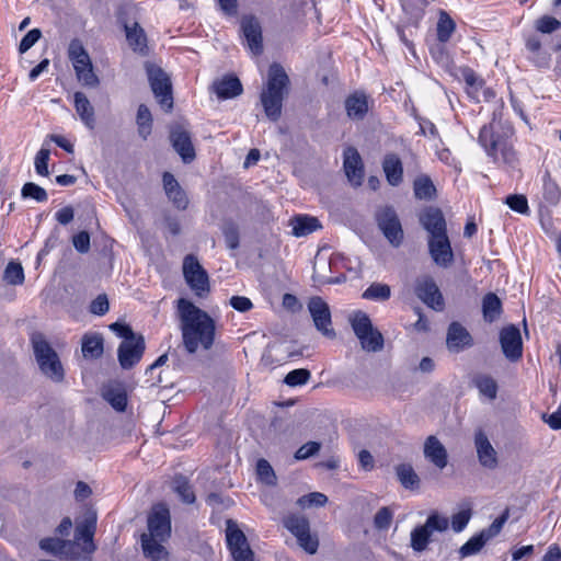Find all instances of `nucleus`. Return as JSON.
<instances>
[{"mask_svg": "<svg viewBox=\"0 0 561 561\" xmlns=\"http://www.w3.org/2000/svg\"><path fill=\"white\" fill-rule=\"evenodd\" d=\"M178 316L185 350L190 354L196 353L199 347L210 350L216 334L214 319L185 298L178 300Z\"/></svg>", "mask_w": 561, "mask_h": 561, "instance_id": "obj_1", "label": "nucleus"}, {"mask_svg": "<svg viewBox=\"0 0 561 561\" xmlns=\"http://www.w3.org/2000/svg\"><path fill=\"white\" fill-rule=\"evenodd\" d=\"M512 135L511 127H504L500 122L493 121L481 127L478 140L493 162L514 167L517 154L511 141Z\"/></svg>", "mask_w": 561, "mask_h": 561, "instance_id": "obj_2", "label": "nucleus"}, {"mask_svg": "<svg viewBox=\"0 0 561 561\" xmlns=\"http://www.w3.org/2000/svg\"><path fill=\"white\" fill-rule=\"evenodd\" d=\"M289 78L284 68L272 64L267 73L266 88L261 93V103L268 119L276 122L282 115L283 101L287 94Z\"/></svg>", "mask_w": 561, "mask_h": 561, "instance_id": "obj_3", "label": "nucleus"}, {"mask_svg": "<svg viewBox=\"0 0 561 561\" xmlns=\"http://www.w3.org/2000/svg\"><path fill=\"white\" fill-rule=\"evenodd\" d=\"M32 344L41 371L53 381L60 382L65 373L57 353L39 333L32 336Z\"/></svg>", "mask_w": 561, "mask_h": 561, "instance_id": "obj_4", "label": "nucleus"}, {"mask_svg": "<svg viewBox=\"0 0 561 561\" xmlns=\"http://www.w3.org/2000/svg\"><path fill=\"white\" fill-rule=\"evenodd\" d=\"M183 276L190 288L198 297L209 293V277L194 254H187L183 260Z\"/></svg>", "mask_w": 561, "mask_h": 561, "instance_id": "obj_5", "label": "nucleus"}, {"mask_svg": "<svg viewBox=\"0 0 561 561\" xmlns=\"http://www.w3.org/2000/svg\"><path fill=\"white\" fill-rule=\"evenodd\" d=\"M146 69L151 90L159 104L164 111H171L173 107V96L169 76L154 65H147Z\"/></svg>", "mask_w": 561, "mask_h": 561, "instance_id": "obj_6", "label": "nucleus"}, {"mask_svg": "<svg viewBox=\"0 0 561 561\" xmlns=\"http://www.w3.org/2000/svg\"><path fill=\"white\" fill-rule=\"evenodd\" d=\"M226 539L233 561L254 560V553L250 548L245 535L232 519L227 520Z\"/></svg>", "mask_w": 561, "mask_h": 561, "instance_id": "obj_7", "label": "nucleus"}, {"mask_svg": "<svg viewBox=\"0 0 561 561\" xmlns=\"http://www.w3.org/2000/svg\"><path fill=\"white\" fill-rule=\"evenodd\" d=\"M98 515L93 510H88L81 520L77 522L75 529L76 547L81 545L82 552L91 554L96 550V546L93 541V537L96 530Z\"/></svg>", "mask_w": 561, "mask_h": 561, "instance_id": "obj_8", "label": "nucleus"}, {"mask_svg": "<svg viewBox=\"0 0 561 561\" xmlns=\"http://www.w3.org/2000/svg\"><path fill=\"white\" fill-rule=\"evenodd\" d=\"M378 227L388 241L398 247L403 240V230L396 210L392 207H383L376 215Z\"/></svg>", "mask_w": 561, "mask_h": 561, "instance_id": "obj_9", "label": "nucleus"}, {"mask_svg": "<svg viewBox=\"0 0 561 561\" xmlns=\"http://www.w3.org/2000/svg\"><path fill=\"white\" fill-rule=\"evenodd\" d=\"M415 295L427 307L435 311H442L445 307L443 295L431 276H422L415 280Z\"/></svg>", "mask_w": 561, "mask_h": 561, "instance_id": "obj_10", "label": "nucleus"}, {"mask_svg": "<svg viewBox=\"0 0 561 561\" xmlns=\"http://www.w3.org/2000/svg\"><path fill=\"white\" fill-rule=\"evenodd\" d=\"M147 536L158 539H168L171 534L170 512L165 504H157L153 506L148 516Z\"/></svg>", "mask_w": 561, "mask_h": 561, "instance_id": "obj_11", "label": "nucleus"}, {"mask_svg": "<svg viewBox=\"0 0 561 561\" xmlns=\"http://www.w3.org/2000/svg\"><path fill=\"white\" fill-rule=\"evenodd\" d=\"M308 309L316 328L327 337H334L335 332L331 328V312L329 305L321 297H312L308 302Z\"/></svg>", "mask_w": 561, "mask_h": 561, "instance_id": "obj_12", "label": "nucleus"}, {"mask_svg": "<svg viewBox=\"0 0 561 561\" xmlns=\"http://www.w3.org/2000/svg\"><path fill=\"white\" fill-rule=\"evenodd\" d=\"M145 340L141 335L123 341L118 346V362L123 369H130L142 357Z\"/></svg>", "mask_w": 561, "mask_h": 561, "instance_id": "obj_13", "label": "nucleus"}, {"mask_svg": "<svg viewBox=\"0 0 561 561\" xmlns=\"http://www.w3.org/2000/svg\"><path fill=\"white\" fill-rule=\"evenodd\" d=\"M500 343L505 357L512 362L518 360L523 355V342L519 329L507 325L500 332Z\"/></svg>", "mask_w": 561, "mask_h": 561, "instance_id": "obj_14", "label": "nucleus"}, {"mask_svg": "<svg viewBox=\"0 0 561 561\" xmlns=\"http://www.w3.org/2000/svg\"><path fill=\"white\" fill-rule=\"evenodd\" d=\"M428 250L435 264L440 267H448L454 261V253L447 234L430 237Z\"/></svg>", "mask_w": 561, "mask_h": 561, "instance_id": "obj_15", "label": "nucleus"}, {"mask_svg": "<svg viewBox=\"0 0 561 561\" xmlns=\"http://www.w3.org/2000/svg\"><path fill=\"white\" fill-rule=\"evenodd\" d=\"M474 446L480 465L490 470L495 469L499 465L497 453L481 430L474 434Z\"/></svg>", "mask_w": 561, "mask_h": 561, "instance_id": "obj_16", "label": "nucleus"}, {"mask_svg": "<svg viewBox=\"0 0 561 561\" xmlns=\"http://www.w3.org/2000/svg\"><path fill=\"white\" fill-rule=\"evenodd\" d=\"M241 30L249 49L252 54L260 55L263 50V44L262 27L259 20L253 15L243 16L241 20Z\"/></svg>", "mask_w": 561, "mask_h": 561, "instance_id": "obj_17", "label": "nucleus"}, {"mask_svg": "<svg viewBox=\"0 0 561 561\" xmlns=\"http://www.w3.org/2000/svg\"><path fill=\"white\" fill-rule=\"evenodd\" d=\"M473 344L469 331L459 322H451L447 330L446 345L450 352H460Z\"/></svg>", "mask_w": 561, "mask_h": 561, "instance_id": "obj_18", "label": "nucleus"}, {"mask_svg": "<svg viewBox=\"0 0 561 561\" xmlns=\"http://www.w3.org/2000/svg\"><path fill=\"white\" fill-rule=\"evenodd\" d=\"M344 170L350 182L358 186L362 184L364 179V165L358 151L348 147L344 150Z\"/></svg>", "mask_w": 561, "mask_h": 561, "instance_id": "obj_19", "label": "nucleus"}, {"mask_svg": "<svg viewBox=\"0 0 561 561\" xmlns=\"http://www.w3.org/2000/svg\"><path fill=\"white\" fill-rule=\"evenodd\" d=\"M423 453L424 457L440 470L448 463L447 450L434 435H431L425 439Z\"/></svg>", "mask_w": 561, "mask_h": 561, "instance_id": "obj_20", "label": "nucleus"}, {"mask_svg": "<svg viewBox=\"0 0 561 561\" xmlns=\"http://www.w3.org/2000/svg\"><path fill=\"white\" fill-rule=\"evenodd\" d=\"M420 221L423 228L430 233V237L447 234L446 221L440 209L428 207L425 209Z\"/></svg>", "mask_w": 561, "mask_h": 561, "instance_id": "obj_21", "label": "nucleus"}, {"mask_svg": "<svg viewBox=\"0 0 561 561\" xmlns=\"http://www.w3.org/2000/svg\"><path fill=\"white\" fill-rule=\"evenodd\" d=\"M39 547L54 556L66 557L72 561L77 560V556L72 552L76 548V541L48 537L39 541Z\"/></svg>", "mask_w": 561, "mask_h": 561, "instance_id": "obj_22", "label": "nucleus"}, {"mask_svg": "<svg viewBox=\"0 0 561 561\" xmlns=\"http://www.w3.org/2000/svg\"><path fill=\"white\" fill-rule=\"evenodd\" d=\"M170 139L174 150L181 156L185 163H188L195 158V150L187 131L176 128L171 131Z\"/></svg>", "mask_w": 561, "mask_h": 561, "instance_id": "obj_23", "label": "nucleus"}, {"mask_svg": "<svg viewBox=\"0 0 561 561\" xmlns=\"http://www.w3.org/2000/svg\"><path fill=\"white\" fill-rule=\"evenodd\" d=\"M382 170L388 183L391 186H398L403 180L402 161L396 153H388L382 161Z\"/></svg>", "mask_w": 561, "mask_h": 561, "instance_id": "obj_24", "label": "nucleus"}, {"mask_svg": "<svg viewBox=\"0 0 561 561\" xmlns=\"http://www.w3.org/2000/svg\"><path fill=\"white\" fill-rule=\"evenodd\" d=\"M346 114L351 119L359 121L368 112V99L363 92H354L345 100Z\"/></svg>", "mask_w": 561, "mask_h": 561, "instance_id": "obj_25", "label": "nucleus"}, {"mask_svg": "<svg viewBox=\"0 0 561 561\" xmlns=\"http://www.w3.org/2000/svg\"><path fill=\"white\" fill-rule=\"evenodd\" d=\"M213 89L219 99H232L242 93V84L234 76H226L214 82Z\"/></svg>", "mask_w": 561, "mask_h": 561, "instance_id": "obj_26", "label": "nucleus"}, {"mask_svg": "<svg viewBox=\"0 0 561 561\" xmlns=\"http://www.w3.org/2000/svg\"><path fill=\"white\" fill-rule=\"evenodd\" d=\"M102 397L116 411L124 412L127 407V394L122 385L107 383L102 388Z\"/></svg>", "mask_w": 561, "mask_h": 561, "instance_id": "obj_27", "label": "nucleus"}, {"mask_svg": "<svg viewBox=\"0 0 561 561\" xmlns=\"http://www.w3.org/2000/svg\"><path fill=\"white\" fill-rule=\"evenodd\" d=\"M73 103L76 112L78 113L82 123L89 128L93 129L95 126L94 108L89 99L83 92H76L73 94Z\"/></svg>", "mask_w": 561, "mask_h": 561, "instance_id": "obj_28", "label": "nucleus"}, {"mask_svg": "<svg viewBox=\"0 0 561 561\" xmlns=\"http://www.w3.org/2000/svg\"><path fill=\"white\" fill-rule=\"evenodd\" d=\"M68 57L71 60L76 72L93 66L87 49L77 38L72 39L69 44Z\"/></svg>", "mask_w": 561, "mask_h": 561, "instance_id": "obj_29", "label": "nucleus"}, {"mask_svg": "<svg viewBox=\"0 0 561 561\" xmlns=\"http://www.w3.org/2000/svg\"><path fill=\"white\" fill-rule=\"evenodd\" d=\"M125 33L128 45L134 51L142 55L147 54V36L144 28L137 23L133 25L125 24Z\"/></svg>", "mask_w": 561, "mask_h": 561, "instance_id": "obj_30", "label": "nucleus"}, {"mask_svg": "<svg viewBox=\"0 0 561 561\" xmlns=\"http://www.w3.org/2000/svg\"><path fill=\"white\" fill-rule=\"evenodd\" d=\"M167 539H158L156 537L147 536V534H142L141 547L146 558L152 561H160L164 559L168 552L165 548L161 545V542Z\"/></svg>", "mask_w": 561, "mask_h": 561, "instance_id": "obj_31", "label": "nucleus"}, {"mask_svg": "<svg viewBox=\"0 0 561 561\" xmlns=\"http://www.w3.org/2000/svg\"><path fill=\"white\" fill-rule=\"evenodd\" d=\"M293 234L305 237L321 228V224L316 217L299 215L291 219Z\"/></svg>", "mask_w": 561, "mask_h": 561, "instance_id": "obj_32", "label": "nucleus"}, {"mask_svg": "<svg viewBox=\"0 0 561 561\" xmlns=\"http://www.w3.org/2000/svg\"><path fill=\"white\" fill-rule=\"evenodd\" d=\"M81 351L85 358H99L103 354V337L101 334H84L81 342Z\"/></svg>", "mask_w": 561, "mask_h": 561, "instance_id": "obj_33", "label": "nucleus"}, {"mask_svg": "<svg viewBox=\"0 0 561 561\" xmlns=\"http://www.w3.org/2000/svg\"><path fill=\"white\" fill-rule=\"evenodd\" d=\"M482 312L484 320L490 323L500 318L502 312V302L495 294L489 293L483 297Z\"/></svg>", "mask_w": 561, "mask_h": 561, "instance_id": "obj_34", "label": "nucleus"}, {"mask_svg": "<svg viewBox=\"0 0 561 561\" xmlns=\"http://www.w3.org/2000/svg\"><path fill=\"white\" fill-rule=\"evenodd\" d=\"M472 383L478 388L480 394L489 400H494L497 394V383L493 377L486 374H478L472 378Z\"/></svg>", "mask_w": 561, "mask_h": 561, "instance_id": "obj_35", "label": "nucleus"}, {"mask_svg": "<svg viewBox=\"0 0 561 561\" xmlns=\"http://www.w3.org/2000/svg\"><path fill=\"white\" fill-rule=\"evenodd\" d=\"M455 30V21L447 12L442 11L436 25L437 39L440 43H447L454 34Z\"/></svg>", "mask_w": 561, "mask_h": 561, "instance_id": "obj_36", "label": "nucleus"}, {"mask_svg": "<svg viewBox=\"0 0 561 561\" xmlns=\"http://www.w3.org/2000/svg\"><path fill=\"white\" fill-rule=\"evenodd\" d=\"M351 324L357 339H364L365 334H371V332L377 331V329L373 327L369 317L362 311H358L353 316Z\"/></svg>", "mask_w": 561, "mask_h": 561, "instance_id": "obj_37", "label": "nucleus"}, {"mask_svg": "<svg viewBox=\"0 0 561 561\" xmlns=\"http://www.w3.org/2000/svg\"><path fill=\"white\" fill-rule=\"evenodd\" d=\"M397 477L400 481V483L405 488L410 490H415L420 485V478L415 473L414 469L411 465L402 463L399 465L396 469Z\"/></svg>", "mask_w": 561, "mask_h": 561, "instance_id": "obj_38", "label": "nucleus"}, {"mask_svg": "<svg viewBox=\"0 0 561 561\" xmlns=\"http://www.w3.org/2000/svg\"><path fill=\"white\" fill-rule=\"evenodd\" d=\"M413 188L417 199H432L436 193V188L427 175L416 178L413 183Z\"/></svg>", "mask_w": 561, "mask_h": 561, "instance_id": "obj_39", "label": "nucleus"}, {"mask_svg": "<svg viewBox=\"0 0 561 561\" xmlns=\"http://www.w3.org/2000/svg\"><path fill=\"white\" fill-rule=\"evenodd\" d=\"M284 526L296 537L300 538L310 529L309 522L301 515H289L284 519Z\"/></svg>", "mask_w": 561, "mask_h": 561, "instance_id": "obj_40", "label": "nucleus"}, {"mask_svg": "<svg viewBox=\"0 0 561 561\" xmlns=\"http://www.w3.org/2000/svg\"><path fill=\"white\" fill-rule=\"evenodd\" d=\"M542 195L549 205H557L561 196L560 188L549 172H546L542 178Z\"/></svg>", "mask_w": 561, "mask_h": 561, "instance_id": "obj_41", "label": "nucleus"}, {"mask_svg": "<svg viewBox=\"0 0 561 561\" xmlns=\"http://www.w3.org/2000/svg\"><path fill=\"white\" fill-rule=\"evenodd\" d=\"M136 122L140 137L147 139L152 128V116L149 108L145 104L139 105Z\"/></svg>", "mask_w": 561, "mask_h": 561, "instance_id": "obj_42", "label": "nucleus"}, {"mask_svg": "<svg viewBox=\"0 0 561 561\" xmlns=\"http://www.w3.org/2000/svg\"><path fill=\"white\" fill-rule=\"evenodd\" d=\"M391 296V289L387 284L373 283L364 293L363 298L375 301H386Z\"/></svg>", "mask_w": 561, "mask_h": 561, "instance_id": "obj_43", "label": "nucleus"}, {"mask_svg": "<svg viewBox=\"0 0 561 561\" xmlns=\"http://www.w3.org/2000/svg\"><path fill=\"white\" fill-rule=\"evenodd\" d=\"M431 533L424 525L415 527L411 531V547L416 552H422L427 548Z\"/></svg>", "mask_w": 561, "mask_h": 561, "instance_id": "obj_44", "label": "nucleus"}, {"mask_svg": "<svg viewBox=\"0 0 561 561\" xmlns=\"http://www.w3.org/2000/svg\"><path fill=\"white\" fill-rule=\"evenodd\" d=\"M173 490L179 494L183 502L187 504L194 503L195 494L185 477L176 476L174 478Z\"/></svg>", "mask_w": 561, "mask_h": 561, "instance_id": "obj_45", "label": "nucleus"}, {"mask_svg": "<svg viewBox=\"0 0 561 561\" xmlns=\"http://www.w3.org/2000/svg\"><path fill=\"white\" fill-rule=\"evenodd\" d=\"M488 542L484 536L480 533L471 537L461 548L459 549V554L461 558H467L478 553L483 546Z\"/></svg>", "mask_w": 561, "mask_h": 561, "instance_id": "obj_46", "label": "nucleus"}, {"mask_svg": "<svg viewBox=\"0 0 561 561\" xmlns=\"http://www.w3.org/2000/svg\"><path fill=\"white\" fill-rule=\"evenodd\" d=\"M360 342V346L366 352H379L383 347V336L377 330L371 332V334H365L364 339H358Z\"/></svg>", "mask_w": 561, "mask_h": 561, "instance_id": "obj_47", "label": "nucleus"}, {"mask_svg": "<svg viewBox=\"0 0 561 561\" xmlns=\"http://www.w3.org/2000/svg\"><path fill=\"white\" fill-rule=\"evenodd\" d=\"M21 195L23 198H33L38 203H43L48 199L47 192L42 186L33 182H27L23 185Z\"/></svg>", "mask_w": 561, "mask_h": 561, "instance_id": "obj_48", "label": "nucleus"}, {"mask_svg": "<svg viewBox=\"0 0 561 561\" xmlns=\"http://www.w3.org/2000/svg\"><path fill=\"white\" fill-rule=\"evenodd\" d=\"M256 474L259 480L267 485H274L276 483L275 472L266 459H259L256 463Z\"/></svg>", "mask_w": 561, "mask_h": 561, "instance_id": "obj_49", "label": "nucleus"}, {"mask_svg": "<svg viewBox=\"0 0 561 561\" xmlns=\"http://www.w3.org/2000/svg\"><path fill=\"white\" fill-rule=\"evenodd\" d=\"M424 526L427 528L431 535L434 531L443 533L448 529L449 519L439 515L437 512H433L428 515Z\"/></svg>", "mask_w": 561, "mask_h": 561, "instance_id": "obj_50", "label": "nucleus"}, {"mask_svg": "<svg viewBox=\"0 0 561 561\" xmlns=\"http://www.w3.org/2000/svg\"><path fill=\"white\" fill-rule=\"evenodd\" d=\"M4 279L12 285H21L24 282V272L20 263L10 262L4 270Z\"/></svg>", "mask_w": 561, "mask_h": 561, "instance_id": "obj_51", "label": "nucleus"}, {"mask_svg": "<svg viewBox=\"0 0 561 561\" xmlns=\"http://www.w3.org/2000/svg\"><path fill=\"white\" fill-rule=\"evenodd\" d=\"M222 233L227 243V247L231 250H236L239 247V228L233 221H226L222 225Z\"/></svg>", "mask_w": 561, "mask_h": 561, "instance_id": "obj_52", "label": "nucleus"}, {"mask_svg": "<svg viewBox=\"0 0 561 561\" xmlns=\"http://www.w3.org/2000/svg\"><path fill=\"white\" fill-rule=\"evenodd\" d=\"M508 517L510 510L506 508L497 518L493 520V523L486 529H483L481 534L489 541L490 539H492L493 537L497 536L501 533Z\"/></svg>", "mask_w": 561, "mask_h": 561, "instance_id": "obj_53", "label": "nucleus"}, {"mask_svg": "<svg viewBox=\"0 0 561 561\" xmlns=\"http://www.w3.org/2000/svg\"><path fill=\"white\" fill-rule=\"evenodd\" d=\"M310 376H311V374L308 369L298 368V369H294V370L289 371L286 375L284 381L286 385H288L290 387L302 386L308 382V380L310 379Z\"/></svg>", "mask_w": 561, "mask_h": 561, "instance_id": "obj_54", "label": "nucleus"}, {"mask_svg": "<svg viewBox=\"0 0 561 561\" xmlns=\"http://www.w3.org/2000/svg\"><path fill=\"white\" fill-rule=\"evenodd\" d=\"M505 204L514 211L523 215L529 213L528 202L525 195L513 194L508 195L505 199Z\"/></svg>", "mask_w": 561, "mask_h": 561, "instance_id": "obj_55", "label": "nucleus"}, {"mask_svg": "<svg viewBox=\"0 0 561 561\" xmlns=\"http://www.w3.org/2000/svg\"><path fill=\"white\" fill-rule=\"evenodd\" d=\"M471 508L467 507L458 513L454 514L451 517V528L456 533L462 531L466 526L468 525L470 518H471Z\"/></svg>", "mask_w": 561, "mask_h": 561, "instance_id": "obj_56", "label": "nucleus"}, {"mask_svg": "<svg viewBox=\"0 0 561 561\" xmlns=\"http://www.w3.org/2000/svg\"><path fill=\"white\" fill-rule=\"evenodd\" d=\"M77 79L84 87L96 88L100 84L99 77L94 73L93 66L76 72Z\"/></svg>", "mask_w": 561, "mask_h": 561, "instance_id": "obj_57", "label": "nucleus"}, {"mask_svg": "<svg viewBox=\"0 0 561 561\" xmlns=\"http://www.w3.org/2000/svg\"><path fill=\"white\" fill-rule=\"evenodd\" d=\"M327 502V495L320 492H312L298 499V504L302 507L323 506Z\"/></svg>", "mask_w": 561, "mask_h": 561, "instance_id": "obj_58", "label": "nucleus"}, {"mask_svg": "<svg viewBox=\"0 0 561 561\" xmlns=\"http://www.w3.org/2000/svg\"><path fill=\"white\" fill-rule=\"evenodd\" d=\"M50 151L46 148H42L35 157V170L37 174L46 176L48 175V160Z\"/></svg>", "mask_w": 561, "mask_h": 561, "instance_id": "obj_59", "label": "nucleus"}, {"mask_svg": "<svg viewBox=\"0 0 561 561\" xmlns=\"http://www.w3.org/2000/svg\"><path fill=\"white\" fill-rule=\"evenodd\" d=\"M561 26V23L559 20L552 16L545 15L540 18L536 23L537 31L550 34L554 31H557Z\"/></svg>", "mask_w": 561, "mask_h": 561, "instance_id": "obj_60", "label": "nucleus"}, {"mask_svg": "<svg viewBox=\"0 0 561 561\" xmlns=\"http://www.w3.org/2000/svg\"><path fill=\"white\" fill-rule=\"evenodd\" d=\"M299 546L308 553L314 554L319 547V540L316 535L310 534V529L306 531V535L297 538Z\"/></svg>", "mask_w": 561, "mask_h": 561, "instance_id": "obj_61", "label": "nucleus"}, {"mask_svg": "<svg viewBox=\"0 0 561 561\" xmlns=\"http://www.w3.org/2000/svg\"><path fill=\"white\" fill-rule=\"evenodd\" d=\"M321 444L318 442H308L302 445L296 453L295 458L297 460L308 459L319 453Z\"/></svg>", "mask_w": 561, "mask_h": 561, "instance_id": "obj_62", "label": "nucleus"}, {"mask_svg": "<svg viewBox=\"0 0 561 561\" xmlns=\"http://www.w3.org/2000/svg\"><path fill=\"white\" fill-rule=\"evenodd\" d=\"M392 520V512L388 507H381L375 515L374 525L378 529H387Z\"/></svg>", "mask_w": 561, "mask_h": 561, "instance_id": "obj_63", "label": "nucleus"}, {"mask_svg": "<svg viewBox=\"0 0 561 561\" xmlns=\"http://www.w3.org/2000/svg\"><path fill=\"white\" fill-rule=\"evenodd\" d=\"M110 309L107 296L99 295L90 305V312L95 316H104Z\"/></svg>", "mask_w": 561, "mask_h": 561, "instance_id": "obj_64", "label": "nucleus"}]
</instances>
